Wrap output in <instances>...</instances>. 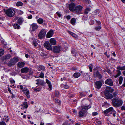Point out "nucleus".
Returning a JSON list of instances; mask_svg holds the SVG:
<instances>
[{
  "label": "nucleus",
  "instance_id": "f257e3e1",
  "mask_svg": "<svg viewBox=\"0 0 125 125\" xmlns=\"http://www.w3.org/2000/svg\"><path fill=\"white\" fill-rule=\"evenodd\" d=\"M113 105L115 107L121 106L123 104V101L117 97H115L111 100Z\"/></svg>",
  "mask_w": 125,
  "mask_h": 125
},
{
  "label": "nucleus",
  "instance_id": "f03ea898",
  "mask_svg": "<svg viewBox=\"0 0 125 125\" xmlns=\"http://www.w3.org/2000/svg\"><path fill=\"white\" fill-rule=\"evenodd\" d=\"M5 12L6 15L10 17H13L15 14V12L14 10L10 8L6 10Z\"/></svg>",
  "mask_w": 125,
  "mask_h": 125
},
{
  "label": "nucleus",
  "instance_id": "7ed1b4c3",
  "mask_svg": "<svg viewBox=\"0 0 125 125\" xmlns=\"http://www.w3.org/2000/svg\"><path fill=\"white\" fill-rule=\"evenodd\" d=\"M88 106H82V109L81 111L79 112V115L80 117L83 116L86 113V111L88 109Z\"/></svg>",
  "mask_w": 125,
  "mask_h": 125
},
{
  "label": "nucleus",
  "instance_id": "20e7f679",
  "mask_svg": "<svg viewBox=\"0 0 125 125\" xmlns=\"http://www.w3.org/2000/svg\"><path fill=\"white\" fill-rule=\"evenodd\" d=\"M19 61V59L17 58L14 57L12 59L10 60V61L7 63L8 66L11 67L14 65L16 63Z\"/></svg>",
  "mask_w": 125,
  "mask_h": 125
},
{
  "label": "nucleus",
  "instance_id": "39448f33",
  "mask_svg": "<svg viewBox=\"0 0 125 125\" xmlns=\"http://www.w3.org/2000/svg\"><path fill=\"white\" fill-rule=\"evenodd\" d=\"M83 8V7L80 5L76 6L74 10L75 13L77 14H80L81 13V12Z\"/></svg>",
  "mask_w": 125,
  "mask_h": 125
},
{
  "label": "nucleus",
  "instance_id": "423d86ee",
  "mask_svg": "<svg viewBox=\"0 0 125 125\" xmlns=\"http://www.w3.org/2000/svg\"><path fill=\"white\" fill-rule=\"evenodd\" d=\"M62 50V48L60 46L58 45L53 47V51L55 53H58Z\"/></svg>",
  "mask_w": 125,
  "mask_h": 125
},
{
  "label": "nucleus",
  "instance_id": "0eeeda50",
  "mask_svg": "<svg viewBox=\"0 0 125 125\" xmlns=\"http://www.w3.org/2000/svg\"><path fill=\"white\" fill-rule=\"evenodd\" d=\"M46 31L44 29H42L39 32L38 36L39 39H42L45 36L46 34Z\"/></svg>",
  "mask_w": 125,
  "mask_h": 125
},
{
  "label": "nucleus",
  "instance_id": "6e6552de",
  "mask_svg": "<svg viewBox=\"0 0 125 125\" xmlns=\"http://www.w3.org/2000/svg\"><path fill=\"white\" fill-rule=\"evenodd\" d=\"M104 93L105 95L104 98L106 99H110L113 97V95L109 92H104Z\"/></svg>",
  "mask_w": 125,
  "mask_h": 125
},
{
  "label": "nucleus",
  "instance_id": "1a4fd4ad",
  "mask_svg": "<svg viewBox=\"0 0 125 125\" xmlns=\"http://www.w3.org/2000/svg\"><path fill=\"white\" fill-rule=\"evenodd\" d=\"M76 5L75 3L71 2L69 5L68 8L70 11L73 12L74 11Z\"/></svg>",
  "mask_w": 125,
  "mask_h": 125
},
{
  "label": "nucleus",
  "instance_id": "9d476101",
  "mask_svg": "<svg viewBox=\"0 0 125 125\" xmlns=\"http://www.w3.org/2000/svg\"><path fill=\"white\" fill-rule=\"evenodd\" d=\"M35 83L38 85H42L44 84L43 80L40 79H38L35 81Z\"/></svg>",
  "mask_w": 125,
  "mask_h": 125
},
{
  "label": "nucleus",
  "instance_id": "9b49d317",
  "mask_svg": "<svg viewBox=\"0 0 125 125\" xmlns=\"http://www.w3.org/2000/svg\"><path fill=\"white\" fill-rule=\"evenodd\" d=\"M44 47L47 50H52V46L49 42H46L44 43Z\"/></svg>",
  "mask_w": 125,
  "mask_h": 125
},
{
  "label": "nucleus",
  "instance_id": "f8f14e48",
  "mask_svg": "<svg viewBox=\"0 0 125 125\" xmlns=\"http://www.w3.org/2000/svg\"><path fill=\"white\" fill-rule=\"evenodd\" d=\"M38 27L37 24L33 23L31 25L30 29H32V31H34L37 29Z\"/></svg>",
  "mask_w": 125,
  "mask_h": 125
},
{
  "label": "nucleus",
  "instance_id": "ddd939ff",
  "mask_svg": "<svg viewBox=\"0 0 125 125\" xmlns=\"http://www.w3.org/2000/svg\"><path fill=\"white\" fill-rule=\"evenodd\" d=\"M23 93L26 95L27 97L29 98L30 97V95L29 94V90L26 87H24L23 90Z\"/></svg>",
  "mask_w": 125,
  "mask_h": 125
},
{
  "label": "nucleus",
  "instance_id": "4468645a",
  "mask_svg": "<svg viewBox=\"0 0 125 125\" xmlns=\"http://www.w3.org/2000/svg\"><path fill=\"white\" fill-rule=\"evenodd\" d=\"M105 83L110 86H112L113 85V82L112 79H108L105 80Z\"/></svg>",
  "mask_w": 125,
  "mask_h": 125
},
{
  "label": "nucleus",
  "instance_id": "2eb2a0df",
  "mask_svg": "<svg viewBox=\"0 0 125 125\" xmlns=\"http://www.w3.org/2000/svg\"><path fill=\"white\" fill-rule=\"evenodd\" d=\"M53 34V31L52 30H51L47 33L46 37L47 38H50L51 37Z\"/></svg>",
  "mask_w": 125,
  "mask_h": 125
},
{
  "label": "nucleus",
  "instance_id": "dca6fc26",
  "mask_svg": "<svg viewBox=\"0 0 125 125\" xmlns=\"http://www.w3.org/2000/svg\"><path fill=\"white\" fill-rule=\"evenodd\" d=\"M94 76H97L99 79H101L102 78V76L98 71H97L95 73L94 72Z\"/></svg>",
  "mask_w": 125,
  "mask_h": 125
},
{
  "label": "nucleus",
  "instance_id": "f3484780",
  "mask_svg": "<svg viewBox=\"0 0 125 125\" xmlns=\"http://www.w3.org/2000/svg\"><path fill=\"white\" fill-rule=\"evenodd\" d=\"M30 70L27 67H24L21 69V72L22 73H26Z\"/></svg>",
  "mask_w": 125,
  "mask_h": 125
},
{
  "label": "nucleus",
  "instance_id": "a211bd4d",
  "mask_svg": "<svg viewBox=\"0 0 125 125\" xmlns=\"http://www.w3.org/2000/svg\"><path fill=\"white\" fill-rule=\"evenodd\" d=\"M114 91V89L111 88V86H106V91L105 92H108L112 93Z\"/></svg>",
  "mask_w": 125,
  "mask_h": 125
},
{
  "label": "nucleus",
  "instance_id": "6ab92c4d",
  "mask_svg": "<svg viewBox=\"0 0 125 125\" xmlns=\"http://www.w3.org/2000/svg\"><path fill=\"white\" fill-rule=\"evenodd\" d=\"M113 109V108L112 107H111L106 110L104 111V114H108L109 112H111Z\"/></svg>",
  "mask_w": 125,
  "mask_h": 125
},
{
  "label": "nucleus",
  "instance_id": "aec40b11",
  "mask_svg": "<svg viewBox=\"0 0 125 125\" xmlns=\"http://www.w3.org/2000/svg\"><path fill=\"white\" fill-rule=\"evenodd\" d=\"M50 42L52 45H55L56 43V40L54 38H51L50 40Z\"/></svg>",
  "mask_w": 125,
  "mask_h": 125
},
{
  "label": "nucleus",
  "instance_id": "412c9836",
  "mask_svg": "<svg viewBox=\"0 0 125 125\" xmlns=\"http://www.w3.org/2000/svg\"><path fill=\"white\" fill-rule=\"evenodd\" d=\"M38 68L39 71H44L45 70V68L44 66L42 65H39L38 67Z\"/></svg>",
  "mask_w": 125,
  "mask_h": 125
},
{
  "label": "nucleus",
  "instance_id": "4be33fe9",
  "mask_svg": "<svg viewBox=\"0 0 125 125\" xmlns=\"http://www.w3.org/2000/svg\"><path fill=\"white\" fill-rule=\"evenodd\" d=\"M11 57V55L10 54L7 55L3 56L2 57V59L4 60H7L10 59Z\"/></svg>",
  "mask_w": 125,
  "mask_h": 125
},
{
  "label": "nucleus",
  "instance_id": "5701e85b",
  "mask_svg": "<svg viewBox=\"0 0 125 125\" xmlns=\"http://www.w3.org/2000/svg\"><path fill=\"white\" fill-rule=\"evenodd\" d=\"M116 74L114 76L115 78H117L120 76L121 74V71L120 70H117L116 71Z\"/></svg>",
  "mask_w": 125,
  "mask_h": 125
},
{
  "label": "nucleus",
  "instance_id": "b1692460",
  "mask_svg": "<svg viewBox=\"0 0 125 125\" xmlns=\"http://www.w3.org/2000/svg\"><path fill=\"white\" fill-rule=\"evenodd\" d=\"M25 64V63L23 62H19L18 64V65L19 67L21 68L23 67Z\"/></svg>",
  "mask_w": 125,
  "mask_h": 125
},
{
  "label": "nucleus",
  "instance_id": "393cba45",
  "mask_svg": "<svg viewBox=\"0 0 125 125\" xmlns=\"http://www.w3.org/2000/svg\"><path fill=\"white\" fill-rule=\"evenodd\" d=\"M13 27L14 29H19L20 28V26L17 23H15L13 25Z\"/></svg>",
  "mask_w": 125,
  "mask_h": 125
},
{
  "label": "nucleus",
  "instance_id": "a878e982",
  "mask_svg": "<svg viewBox=\"0 0 125 125\" xmlns=\"http://www.w3.org/2000/svg\"><path fill=\"white\" fill-rule=\"evenodd\" d=\"M95 84L96 86H102V83L101 81H97L95 82Z\"/></svg>",
  "mask_w": 125,
  "mask_h": 125
},
{
  "label": "nucleus",
  "instance_id": "bb28decb",
  "mask_svg": "<svg viewBox=\"0 0 125 125\" xmlns=\"http://www.w3.org/2000/svg\"><path fill=\"white\" fill-rule=\"evenodd\" d=\"M21 105L23 107V109L27 108L28 106L27 102H24Z\"/></svg>",
  "mask_w": 125,
  "mask_h": 125
},
{
  "label": "nucleus",
  "instance_id": "cd10ccee",
  "mask_svg": "<svg viewBox=\"0 0 125 125\" xmlns=\"http://www.w3.org/2000/svg\"><path fill=\"white\" fill-rule=\"evenodd\" d=\"M37 22L39 24H41L43 23V19L41 18H39L37 20Z\"/></svg>",
  "mask_w": 125,
  "mask_h": 125
},
{
  "label": "nucleus",
  "instance_id": "c85d7f7f",
  "mask_svg": "<svg viewBox=\"0 0 125 125\" xmlns=\"http://www.w3.org/2000/svg\"><path fill=\"white\" fill-rule=\"evenodd\" d=\"M80 74L79 73H76L73 74V77L75 78H77L80 75Z\"/></svg>",
  "mask_w": 125,
  "mask_h": 125
},
{
  "label": "nucleus",
  "instance_id": "c756f323",
  "mask_svg": "<svg viewBox=\"0 0 125 125\" xmlns=\"http://www.w3.org/2000/svg\"><path fill=\"white\" fill-rule=\"evenodd\" d=\"M117 69L119 70H125V66L123 67L118 66L117 67Z\"/></svg>",
  "mask_w": 125,
  "mask_h": 125
},
{
  "label": "nucleus",
  "instance_id": "7c9ffc66",
  "mask_svg": "<svg viewBox=\"0 0 125 125\" xmlns=\"http://www.w3.org/2000/svg\"><path fill=\"white\" fill-rule=\"evenodd\" d=\"M76 21V19L74 18H72L71 20V22L73 25H75Z\"/></svg>",
  "mask_w": 125,
  "mask_h": 125
},
{
  "label": "nucleus",
  "instance_id": "2f4dec72",
  "mask_svg": "<svg viewBox=\"0 0 125 125\" xmlns=\"http://www.w3.org/2000/svg\"><path fill=\"white\" fill-rule=\"evenodd\" d=\"M23 21L22 18H20L18 20L17 22L19 24H21Z\"/></svg>",
  "mask_w": 125,
  "mask_h": 125
},
{
  "label": "nucleus",
  "instance_id": "473e14b6",
  "mask_svg": "<svg viewBox=\"0 0 125 125\" xmlns=\"http://www.w3.org/2000/svg\"><path fill=\"white\" fill-rule=\"evenodd\" d=\"M123 79L122 76L120 77L118 80L119 81L118 85H120L122 83Z\"/></svg>",
  "mask_w": 125,
  "mask_h": 125
},
{
  "label": "nucleus",
  "instance_id": "72a5a7b5",
  "mask_svg": "<svg viewBox=\"0 0 125 125\" xmlns=\"http://www.w3.org/2000/svg\"><path fill=\"white\" fill-rule=\"evenodd\" d=\"M91 10V9L90 8H87L85 10L84 13L85 14H87Z\"/></svg>",
  "mask_w": 125,
  "mask_h": 125
},
{
  "label": "nucleus",
  "instance_id": "f704fd0d",
  "mask_svg": "<svg viewBox=\"0 0 125 125\" xmlns=\"http://www.w3.org/2000/svg\"><path fill=\"white\" fill-rule=\"evenodd\" d=\"M71 52L74 56H76V54L77 53L76 51L74 49H72L71 51Z\"/></svg>",
  "mask_w": 125,
  "mask_h": 125
},
{
  "label": "nucleus",
  "instance_id": "c9c22d12",
  "mask_svg": "<svg viewBox=\"0 0 125 125\" xmlns=\"http://www.w3.org/2000/svg\"><path fill=\"white\" fill-rule=\"evenodd\" d=\"M23 5V3L21 1H18L16 3L17 6L19 7L22 6Z\"/></svg>",
  "mask_w": 125,
  "mask_h": 125
},
{
  "label": "nucleus",
  "instance_id": "e433bc0d",
  "mask_svg": "<svg viewBox=\"0 0 125 125\" xmlns=\"http://www.w3.org/2000/svg\"><path fill=\"white\" fill-rule=\"evenodd\" d=\"M4 53V50L2 49H0V57L2 56Z\"/></svg>",
  "mask_w": 125,
  "mask_h": 125
},
{
  "label": "nucleus",
  "instance_id": "4c0bfd02",
  "mask_svg": "<svg viewBox=\"0 0 125 125\" xmlns=\"http://www.w3.org/2000/svg\"><path fill=\"white\" fill-rule=\"evenodd\" d=\"M44 74L42 72H41L40 73V75L38 77H35L36 78L40 77L42 78H44Z\"/></svg>",
  "mask_w": 125,
  "mask_h": 125
},
{
  "label": "nucleus",
  "instance_id": "58836bf2",
  "mask_svg": "<svg viewBox=\"0 0 125 125\" xmlns=\"http://www.w3.org/2000/svg\"><path fill=\"white\" fill-rule=\"evenodd\" d=\"M60 94L58 91H56L55 92V97H58Z\"/></svg>",
  "mask_w": 125,
  "mask_h": 125
},
{
  "label": "nucleus",
  "instance_id": "ea45409f",
  "mask_svg": "<svg viewBox=\"0 0 125 125\" xmlns=\"http://www.w3.org/2000/svg\"><path fill=\"white\" fill-rule=\"evenodd\" d=\"M46 83L48 84V86H52V85L51 84V82L47 79H46Z\"/></svg>",
  "mask_w": 125,
  "mask_h": 125
},
{
  "label": "nucleus",
  "instance_id": "a19ab883",
  "mask_svg": "<svg viewBox=\"0 0 125 125\" xmlns=\"http://www.w3.org/2000/svg\"><path fill=\"white\" fill-rule=\"evenodd\" d=\"M10 82L11 84L12 85V86H14L15 85V81L13 80H10Z\"/></svg>",
  "mask_w": 125,
  "mask_h": 125
},
{
  "label": "nucleus",
  "instance_id": "79ce46f5",
  "mask_svg": "<svg viewBox=\"0 0 125 125\" xmlns=\"http://www.w3.org/2000/svg\"><path fill=\"white\" fill-rule=\"evenodd\" d=\"M41 89L40 87H39L38 88L35 87L34 89V90L35 91H39Z\"/></svg>",
  "mask_w": 125,
  "mask_h": 125
},
{
  "label": "nucleus",
  "instance_id": "37998d69",
  "mask_svg": "<svg viewBox=\"0 0 125 125\" xmlns=\"http://www.w3.org/2000/svg\"><path fill=\"white\" fill-rule=\"evenodd\" d=\"M55 102L57 104H59L60 103V101L58 99H56L55 100Z\"/></svg>",
  "mask_w": 125,
  "mask_h": 125
},
{
  "label": "nucleus",
  "instance_id": "c03bdc74",
  "mask_svg": "<svg viewBox=\"0 0 125 125\" xmlns=\"http://www.w3.org/2000/svg\"><path fill=\"white\" fill-rule=\"evenodd\" d=\"M32 44L35 46H36L37 45L38 43L36 41H34L33 42Z\"/></svg>",
  "mask_w": 125,
  "mask_h": 125
},
{
  "label": "nucleus",
  "instance_id": "a18cd8bd",
  "mask_svg": "<svg viewBox=\"0 0 125 125\" xmlns=\"http://www.w3.org/2000/svg\"><path fill=\"white\" fill-rule=\"evenodd\" d=\"M118 94V92L117 91H115L113 93V97H116Z\"/></svg>",
  "mask_w": 125,
  "mask_h": 125
},
{
  "label": "nucleus",
  "instance_id": "49530a36",
  "mask_svg": "<svg viewBox=\"0 0 125 125\" xmlns=\"http://www.w3.org/2000/svg\"><path fill=\"white\" fill-rule=\"evenodd\" d=\"M101 27L100 26L96 27L95 28V29L96 31H99L101 29Z\"/></svg>",
  "mask_w": 125,
  "mask_h": 125
},
{
  "label": "nucleus",
  "instance_id": "de8ad7c7",
  "mask_svg": "<svg viewBox=\"0 0 125 125\" xmlns=\"http://www.w3.org/2000/svg\"><path fill=\"white\" fill-rule=\"evenodd\" d=\"M0 125H6V124L4 122L2 121L0 122Z\"/></svg>",
  "mask_w": 125,
  "mask_h": 125
},
{
  "label": "nucleus",
  "instance_id": "09e8293b",
  "mask_svg": "<svg viewBox=\"0 0 125 125\" xmlns=\"http://www.w3.org/2000/svg\"><path fill=\"white\" fill-rule=\"evenodd\" d=\"M56 13L57 14V15L58 17H60L61 16V15L60 12H56Z\"/></svg>",
  "mask_w": 125,
  "mask_h": 125
},
{
  "label": "nucleus",
  "instance_id": "8fccbe9b",
  "mask_svg": "<svg viewBox=\"0 0 125 125\" xmlns=\"http://www.w3.org/2000/svg\"><path fill=\"white\" fill-rule=\"evenodd\" d=\"M104 54H105L107 57L108 58H109L110 57L109 55H108L107 54V52H106L104 53Z\"/></svg>",
  "mask_w": 125,
  "mask_h": 125
},
{
  "label": "nucleus",
  "instance_id": "3c124183",
  "mask_svg": "<svg viewBox=\"0 0 125 125\" xmlns=\"http://www.w3.org/2000/svg\"><path fill=\"white\" fill-rule=\"evenodd\" d=\"M111 112H112V113L113 114H116V111L113 109H112V111Z\"/></svg>",
  "mask_w": 125,
  "mask_h": 125
},
{
  "label": "nucleus",
  "instance_id": "603ef678",
  "mask_svg": "<svg viewBox=\"0 0 125 125\" xmlns=\"http://www.w3.org/2000/svg\"><path fill=\"white\" fill-rule=\"evenodd\" d=\"M66 18L67 19L69 20H70L71 18V16L69 15H68L66 16Z\"/></svg>",
  "mask_w": 125,
  "mask_h": 125
},
{
  "label": "nucleus",
  "instance_id": "864d4df0",
  "mask_svg": "<svg viewBox=\"0 0 125 125\" xmlns=\"http://www.w3.org/2000/svg\"><path fill=\"white\" fill-rule=\"evenodd\" d=\"M72 36L74 38H76L77 37V36L75 34L73 33V34Z\"/></svg>",
  "mask_w": 125,
  "mask_h": 125
},
{
  "label": "nucleus",
  "instance_id": "5fc2aeb1",
  "mask_svg": "<svg viewBox=\"0 0 125 125\" xmlns=\"http://www.w3.org/2000/svg\"><path fill=\"white\" fill-rule=\"evenodd\" d=\"M121 110H125V106H122L121 108Z\"/></svg>",
  "mask_w": 125,
  "mask_h": 125
},
{
  "label": "nucleus",
  "instance_id": "6e6d98bb",
  "mask_svg": "<svg viewBox=\"0 0 125 125\" xmlns=\"http://www.w3.org/2000/svg\"><path fill=\"white\" fill-rule=\"evenodd\" d=\"M96 23L98 24V25H100L101 24V22L100 21H98L96 20Z\"/></svg>",
  "mask_w": 125,
  "mask_h": 125
},
{
  "label": "nucleus",
  "instance_id": "4d7b16f0",
  "mask_svg": "<svg viewBox=\"0 0 125 125\" xmlns=\"http://www.w3.org/2000/svg\"><path fill=\"white\" fill-rule=\"evenodd\" d=\"M68 31V33L69 34H70L72 36L73 34V33L70 31Z\"/></svg>",
  "mask_w": 125,
  "mask_h": 125
},
{
  "label": "nucleus",
  "instance_id": "13d9d810",
  "mask_svg": "<svg viewBox=\"0 0 125 125\" xmlns=\"http://www.w3.org/2000/svg\"><path fill=\"white\" fill-rule=\"evenodd\" d=\"M92 114L94 116L97 115V113L96 112H94Z\"/></svg>",
  "mask_w": 125,
  "mask_h": 125
},
{
  "label": "nucleus",
  "instance_id": "bf43d9fd",
  "mask_svg": "<svg viewBox=\"0 0 125 125\" xmlns=\"http://www.w3.org/2000/svg\"><path fill=\"white\" fill-rule=\"evenodd\" d=\"M66 77H63V78H61V81H63V80H66Z\"/></svg>",
  "mask_w": 125,
  "mask_h": 125
},
{
  "label": "nucleus",
  "instance_id": "052dcab7",
  "mask_svg": "<svg viewBox=\"0 0 125 125\" xmlns=\"http://www.w3.org/2000/svg\"><path fill=\"white\" fill-rule=\"evenodd\" d=\"M32 18V15H31L29 16L28 17V18L29 19H31Z\"/></svg>",
  "mask_w": 125,
  "mask_h": 125
},
{
  "label": "nucleus",
  "instance_id": "680f3d73",
  "mask_svg": "<svg viewBox=\"0 0 125 125\" xmlns=\"http://www.w3.org/2000/svg\"><path fill=\"white\" fill-rule=\"evenodd\" d=\"M52 89V86H49V87L48 88V89L49 91L51 90Z\"/></svg>",
  "mask_w": 125,
  "mask_h": 125
},
{
  "label": "nucleus",
  "instance_id": "e2e57ef3",
  "mask_svg": "<svg viewBox=\"0 0 125 125\" xmlns=\"http://www.w3.org/2000/svg\"><path fill=\"white\" fill-rule=\"evenodd\" d=\"M25 56L26 58H27L29 57V55L28 54H25Z\"/></svg>",
  "mask_w": 125,
  "mask_h": 125
},
{
  "label": "nucleus",
  "instance_id": "0e129e2a",
  "mask_svg": "<svg viewBox=\"0 0 125 125\" xmlns=\"http://www.w3.org/2000/svg\"><path fill=\"white\" fill-rule=\"evenodd\" d=\"M101 86H95V88L97 89H99L100 88Z\"/></svg>",
  "mask_w": 125,
  "mask_h": 125
},
{
  "label": "nucleus",
  "instance_id": "69168bd1",
  "mask_svg": "<svg viewBox=\"0 0 125 125\" xmlns=\"http://www.w3.org/2000/svg\"><path fill=\"white\" fill-rule=\"evenodd\" d=\"M8 90L10 93H11V90L10 89V88L9 87L8 88Z\"/></svg>",
  "mask_w": 125,
  "mask_h": 125
},
{
  "label": "nucleus",
  "instance_id": "338daca9",
  "mask_svg": "<svg viewBox=\"0 0 125 125\" xmlns=\"http://www.w3.org/2000/svg\"><path fill=\"white\" fill-rule=\"evenodd\" d=\"M29 12L30 13H32L33 14H35V13L33 11H31V10L29 11Z\"/></svg>",
  "mask_w": 125,
  "mask_h": 125
},
{
  "label": "nucleus",
  "instance_id": "774afa93",
  "mask_svg": "<svg viewBox=\"0 0 125 125\" xmlns=\"http://www.w3.org/2000/svg\"><path fill=\"white\" fill-rule=\"evenodd\" d=\"M97 123H98V124H101V122L100 121H98L97 122Z\"/></svg>",
  "mask_w": 125,
  "mask_h": 125
}]
</instances>
